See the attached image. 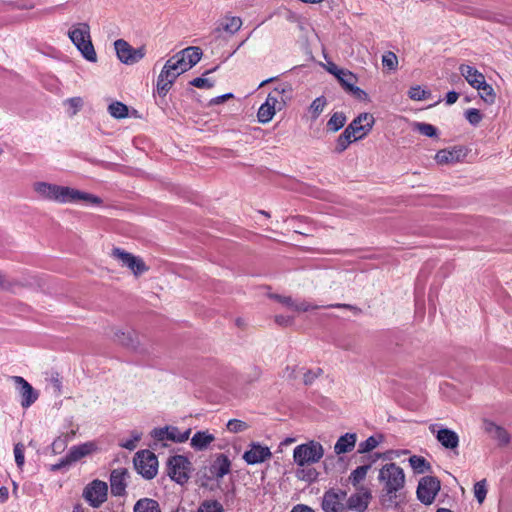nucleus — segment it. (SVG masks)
Segmentation results:
<instances>
[{
  "mask_svg": "<svg viewBox=\"0 0 512 512\" xmlns=\"http://www.w3.org/2000/svg\"><path fill=\"white\" fill-rule=\"evenodd\" d=\"M479 93V96L482 100H484L488 104H492L495 101V92L491 85H489L486 80L483 85H480L479 88H476Z\"/></svg>",
  "mask_w": 512,
  "mask_h": 512,
  "instance_id": "nucleus-40",
  "label": "nucleus"
},
{
  "mask_svg": "<svg viewBox=\"0 0 512 512\" xmlns=\"http://www.w3.org/2000/svg\"><path fill=\"white\" fill-rule=\"evenodd\" d=\"M233 98V94L231 93H228V94H224V95H221V96H218V97H215L213 99L210 100V105H219V104H222L224 103L225 101L229 100Z\"/></svg>",
  "mask_w": 512,
  "mask_h": 512,
  "instance_id": "nucleus-53",
  "label": "nucleus"
},
{
  "mask_svg": "<svg viewBox=\"0 0 512 512\" xmlns=\"http://www.w3.org/2000/svg\"><path fill=\"white\" fill-rule=\"evenodd\" d=\"M128 476L127 470L115 469L110 475L111 492L115 496H121L126 490V478Z\"/></svg>",
  "mask_w": 512,
  "mask_h": 512,
  "instance_id": "nucleus-25",
  "label": "nucleus"
},
{
  "mask_svg": "<svg viewBox=\"0 0 512 512\" xmlns=\"http://www.w3.org/2000/svg\"><path fill=\"white\" fill-rule=\"evenodd\" d=\"M324 450H294V460L300 465H309L318 462L323 457Z\"/></svg>",
  "mask_w": 512,
  "mask_h": 512,
  "instance_id": "nucleus-28",
  "label": "nucleus"
},
{
  "mask_svg": "<svg viewBox=\"0 0 512 512\" xmlns=\"http://www.w3.org/2000/svg\"><path fill=\"white\" fill-rule=\"evenodd\" d=\"M370 467V464L361 465L351 472L349 481L354 487L359 488V484L365 479Z\"/></svg>",
  "mask_w": 512,
  "mask_h": 512,
  "instance_id": "nucleus-38",
  "label": "nucleus"
},
{
  "mask_svg": "<svg viewBox=\"0 0 512 512\" xmlns=\"http://www.w3.org/2000/svg\"><path fill=\"white\" fill-rule=\"evenodd\" d=\"M323 67L340 82L346 91H348L357 82V77L354 73L347 69L338 67L333 62H327L326 64H323Z\"/></svg>",
  "mask_w": 512,
  "mask_h": 512,
  "instance_id": "nucleus-19",
  "label": "nucleus"
},
{
  "mask_svg": "<svg viewBox=\"0 0 512 512\" xmlns=\"http://www.w3.org/2000/svg\"><path fill=\"white\" fill-rule=\"evenodd\" d=\"M296 443V438H293V437H288L286 438L285 440H283L279 446H289V445H292V444H295Z\"/></svg>",
  "mask_w": 512,
  "mask_h": 512,
  "instance_id": "nucleus-60",
  "label": "nucleus"
},
{
  "mask_svg": "<svg viewBox=\"0 0 512 512\" xmlns=\"http://www.w3.org/2000/svg\"><path fill=\"white\" fill-rule=\"evenodd\" d=\"M487 495V482L485 479L478 481L474 485V496L479 504H482Z\"/></svg>",
  "mask_w": 512,
  "mask_h": 512,
  "instance_id": "nucleus-46",
  "label": "nucleus"
},
{
  "mask_svg": "<svg viewBox=\"0 0 512 512\" xmlns=\"http://www.w3.org/2000/svg\"><path fill=\"white\" fill-rule=\"evenodd\" d=\"M214 439V435L209 431H200L191 438V445L196 448H203L209 446Z\"/></svg>",
  "mask_w": 512,
  "mask_h": 512,
  "instance_id": "nucleus-35",
  "label": "nucleus"
},
{
  "mask_svg": "<svg viewBox=\"0 0 512 512\" xmlns=\"http://www.w3.org/2000/svg\"><path fill=\"white\" fill-rule=\"evenodd\" d=\"M90 450H71L68 455L62 458L59 462L50 464L51 471H60L68 469L73 463L85 457Z\"/></svg>",
  "mask_w": 512,
  "mask_h": 512,
  "instance_id": "nucleus-27",
  "label": "nucleus"
},
{
  "mask_svg": "<svg viewBox=\"0 0 512 512\" xmlns=\"http://www.w3.org/2000/svg\"><path fill=\"white\" fill-rule=\"evenodd\" d=\"M273 297L287 309L295 313L308 312L319 307V305L311 301L292 298L290 296L275 295Z\"/></svg>",
  "mask_w": 512,
  "mask_h": 512,
  "instance_id": "nucleus-20",
  "label": "nucleus"
},
{
  "mask_svg": "<svg viewBox=\"0 0 512 512\" xmlns=\"http://www.w3.org/2000/svg\"><path fill=\"white\" fill-rule=\"evenodd\" d=\"M356 489L357 491L347 498L345 504L346 510L365 512L372 499V493L370 489L365 486H360Z\"/></svg>",
  "mask_w": 512,
  "mask_h": 512,
  "instance_id": "nucleus-15",
  "label": "nucleus"
},
{
  "mask_svg": "<svg viewBox=\"0 0 512 512\" xmlns=\"http://www.w3.org/2000/svg\"><path fill=\"white\" fill-rule=\"evenodd\" d=\"M436 512H453V511H451L450 509H446V508H439Z\"/></svg>",
  "mask_w": 512,
  "mask_h": 512,
  "instance_id": "nucleus-62",
  "label": "nucleus"
},
{
  "mask_svg": "<svg viewBox=\"0 0 512 512\" xmlns=\"http://www.w3.org/2000/svg\"><path fill=\"white\" fill-rule=\"evenodd\" d=\"M311 446H308L307 444H299L296 448L302 449V448H322L320 443L312 441Z\"/></svg>",
  "mask_w": 512,
  "mask_h": 512,
  "instance_id": "nucleus-59",
  "label": "nucleus"
},
{
  "mask_svg": "<svg viewBox=\"0 0 512 512\" xmlns=\"http://www.w3.org/2000/svg\"><path fill=\"white\" fill-rule=\"evenodd\" d=\"M74 435V431H71L70 433H67L65 435V440H67L68 438H71L72 436ZM55 445H65L66 444V441H62L61 438L58 439V442H55L54 443Z\"/></svg>",
  "mask_w": 512,
  "mask_h": 512,
  "instance_id": "nucleus-61",
  "label": "nucleus"
},
{
  "mask_svg": "<svg viewBox=\"0 0 512 512\" xmlns=\"http://www.w3.org/2000/svg\"><path fill=\"white\" fill-rule=\"evenodd\" d=\"M409 462L412 468L418 473H423L429 468V464L422 457L412 456L410 457Z\"/></svg>",
  "mask_w": 512,
  "mask_h": 512,
  "instance_id": "nucleus-48",
  "label": "nucleus"
},
{
  "mask_svg": "<svg viewBox=\"0 0 512 512\" xmlns=\"http://www.w3.org/2000/svg\"><path fill=\"white\" fill-rule=\"evenodd\" d=\"M110 257L121 269L125 270L135 279L144 277L151 269L148 261L144 257L122 247L113 246L110 250Z\"/></svg>",
  "mask_w": 512,
  "mask_h": 512,
  "instance_id": "nucleus-4",
  "label": "nucleus"
},
{
  "mask_svg": "<svg viewBox=\"0 0 512 512\" xmlns=\"http://www.w3.org/2000/svg\"><path fill=\"white\" fill-rule=\"evenodd\" d=\"M291 512H315V511L307 505L298 504L293 507Z\"/></svg>",
  "mask_w": 512,
  "mask_h": 512,
  "instance_id": "nucleus-56",
  "label": "nucleus"
},
{
  "mask_svg": "<svg viewBox=\"0 0 512 512\" xmlns=\"http://www.w3.org/2000/svg\"><path fill=\"white\" fill-rule=\"evenodd\" d=\"M84 105V100L81 97H72L63 102L65 112L69 116H75Z\"/></svg>",
  "mask_w": 512,
  "mask_h": 512,
  "instance_id": "nucleus-37",
  "label": "nucleus"
},
{
  "mask_svg": "<svg viewBox=\"0 0 512 512\" xmlns=\"http://www.w3.org/2000/svg\"><path fill=\"white\" fill-rule=\"evenodd\" d=\"M226 429L230 433H243L249 429V424L243 420L231 419L226 424Z\"/></svg>",
  "mask_w": 512,
  "mask_h": 512,
  "instance_id": "nucleus-41",
  "label": "nucleus"
},
{
  "mask_svg": "<svg viewBox=\"0 0 512 512\" xmlns=\"http://www.w3.org/2000/svg\"><path fill=\"white\" fill-rule=\"evenodd\" d=\"M32 189L39 198L55 202L58 184L36 181L33 183Z\"/></svg>",
  "mask_w": 512,
  "mask_h": 512,
  "instance_id": "nucleus-23",
  "label": "nucleus"
},
{
  "mask_svg": "<svg viewBox=\"0 0 512 512\" xmlns=\"http://www.w3.org/2000/svg\"><path fill=\"white\" fill-rule=\"evenodd\" d=\"M108 486L100 480H93L84 491V499L95 508L100 507L107 500Z\"/></svg>",
  "mask_w": 512,
  "mask_h": 512,
  "instance_id": "nucleus-13",
  "label": "nucleus"
},
{
  "mask_svg": "<svg viewBox=\"0 0 512 512\" xmlns=\"http://www.w3.org/2000/svg\"><path fill=\"white\" fill-rule=\"evenodd\" d=\"M382 63L389 69H395L398 64V60L394 53H388L383 56Z\"/></svg>",
  "mask_w": 512,
  "mask_h": 512,
  "instance_id": "nucleus-52",
  "label": "nucleus"
},
{
  "mask_svg": "<svg viewBox=\"0 0 512 512\" xmlns=\"http://www.w3.org/2000/svg\"><path fill=\"white\" fill-rule=\"evenodd\" d=\"M9 491L5 486L0 487V501L5 502L8 499Z\"/></svg>",
  "mask_w": 512,
  "mask_h": 512,
  "instance_id": "nucleus-58",
  "label": "nucleus"
},
{
  "mask_svg": "<svg viewBox=\"0 0 512 512\" xmlns=\"http://www.w3.org/2000/svg\"><path fill=\"white\" fill-rule=\"evenodd\" d=\"M242 26V20L236 16L224 17L219 25V30H222L228 34H235Z\"/></svg>",
  "mask_w": 512,
  "mask_h": 512,
  "instance_id": "nucleus-32",
  "label": "nucleus"
},
{
  "mask_svg": "<svg viewBox=\"0 0 512 512\" xmlns=\"http://www.w3.org/2000/svg\"><path fill=\"white\" fill-rule=\"evenodd\" d=\"M429 429L443 447L456 448L458 446L459 436L455 431L448 428H437L436 425H431Z\"/></svg>",
  "mask_w": 512,
  "mask_h": 512,
  "instance_id": "nucleus-21",
  "label": "nucleus"
},
{
  "mask_svg": "<svg viewBox=\"0 0 512 512\" xmlns=\"http://www.w3.org/2000/svg\"><path fill=\"white\" fill-rule=\"evenodd\" d=\"M459 98L458 93L456 92H449L446 96V102L447 104L451 105L454 104Z\"/></svg>",
  "mask_w": 512,
  "mask_h": 512,
  "instance_id": "nucleus-57",
  "label": "nucleus"
},
{
  "mask_svg": "<svg viewBox=\"0 0 512 512\" xmlns=\"http://www.w3.org/2000/svg\"><path fill=\"white\" fill-rule=\"evenodd\" d=\"M467 155L463 146H453L439 150L434 157L438 165H450L462 161Z\"/></svg>",
  "mask_w": 512,
  "mask_h": 512,
  "instance_id": "nucleus-17",
  "label": "nucleus"
},
{
  "mask_svg": "<svg viewBox=\"0 0 512 512\" xmlns=\"http://www.w3.org/2000/svg\"><path fill=\"white\" fill-rule=\"evenodd\" d=\"M136 471L145 479H153L158 472V459L151 450H138L133 459Z\"/></svg>",
  "mask_w": 512,
  "mask_h": 512,
  "instance_id": "nucleus-9",
  "label": "nucleus"
},
{
  "mask_svg": "<svg viewBox=\"0 0 512 512\" xmlns=\"http://www.w3.org/2000/svg\"><path fill=\"white\" fill-rule=\"evenodd\" d=\"M346 120L343 112H334L326 123V131L328 133H336L344 127Z\"/></svg>",
  "mask_w": 512,
  "mask_h": 512,
  "instance_id": "nucleus-33",
  "label": "nucleus"
},
{
  "mask_svg": "<svg viewBox=\"0 0 512 512\" xmlns=\"http://www.w3.org/2000/svg\"><path fill=\"white\" fill-rule=\"evenodd\" d=\"M117 58L126 65H134L141 61L146 54L144 47L134 48L125 40L119 39L114 42Z\"/></svg>",
  "mask_w": 512,
  "mask_h": 512,
  "instance_id": "nucleus-11",
  "label": "nucleus"
},
{
  "mask_svg": "<svg viewBox=\"0 0 512 512\" xmlns=\"http://www.w3.org/2000/svg\"><path fill=\"white\" fill-rule=\"evenodd\" d=\"M268 82H269V80H265V81L261 82L259 85V88L265 86Z\"/></svg>",
  "mask_w": 512,
  "mask_h": 512,
  "instance_id": "nucleus-63",
  "label": "nucleus"
},
{
  "mask_svg": "<svg viewBox=\"0 0 512 512\" xmlns=\"http://www.w3.org/2000/svg\"><path fill=\"white\" fill-rule=\"evenodd\" d=\"M108 113L115 119H124L129 115L128 107L119 101L111 102L107 107Z\"/></svg>",
  "mask_w": 512,
  "mask_h": 512,
  "instance_id": "nucleus-36",
  "label": "nucleus"
},
{
  "mask_svg": "<svg viewBox=\"0 0 512 512\" xmlns=\"http://www.w3.org/2000/svg\"><path fill=\"white\" fill-rule=\"evenodd\" d=\"M412 128L414 131L420 133L421 135L427 136V137H437L438 131L437 128L429 123L425 122H414L412 124Z\"/></svg>",
  "mask_w": 512,
  "mask_h": 512,
  "instance_id": "nucleus-39",
  "label": "nucleus"
},
{
  "mask_svg": "<svg viewBox=\"0 0 512 512\" xmlns=\"http://www.w3.org/2000/svg\"><path fill=\"white\" fill-rule=\"evenodd\" d=\"M348 450H344V449H341V450H336V453L337 454H340V453H344V452H347Z\"/></svg>",
  "mask_w": 512,
  "mask_h": 512,
  "instance_id": "nucleus-64",
  "label": "nucleus"
},
{
  "mask_svg": "<svg viewBox=\"0 0 512 512\" xmlns=\"http://www.w3.org/2000/svg\"><path fill=\"white\" fill-rule=\"evenodd\" d=\"M441 489L440 480L434 476L422 477L417 486V499L424 505H431Z\"/></svg>",
  "mask_w": 512,
  "mask_h": 512,
  "instance_id": "nucleus-10",
  "label": "nucleus"
},
{
  "mask_svg": "<svg viewBox=\"0 0 512 512\" xmlns=\"http://www.w3.org/2000/svg\"><path fill=\"white\" fill-rule=\"evenodd\" d=\"M223 506L216 500H206L199 506L197 512H223Z\"/></svg>",
  "mask_w": 512,
  "mask_h": 512,
  "instance_id": "nucleus-43",
  "label": "nucleus"
},
{
  "mask_svg": "<svg viewBox=\"0 0 512 512\" xmlns=\"http://www.w3.org/2000/svg\"><path fill=\"white\" fill-rule=\"evenodd\" d=\"M290 100V88L286 84L275 86L258 108L256 117L260 124L270 123L278 112L285 109Z\"/></svg>",
  "mask_w": 512,
  "mask_h": 512,
  "instance_id": "nucleus-3",
  "label": "nucleus"
},
{
  "mask_svg": "<svg viewBox=\"0 0 512 512\" xmlns=\"http://www.w3.org/2000/svg\"><path fill=\"white\" fill-rule=\"evenodd\" d=\"M465 116H466L467 121L471 125H474V126L478 125L483 119L482 113L478 109H475V108L468 109L465 112Z\"/></svg>",
  "mask_w": 512,
  "mask_h": 512,
  "instance_id": "nucleus-49",
  "label": "nucleus"
},
{
  "mask_svg": "<svg viewBox=\"0 0 512 512\" xmlns=\"http://www.w3.org/2000/svg\"><path fill=\"white\" fill-rule=\"evenodd\" d=\"M210 72H206L202 77L195 78L191 81V85L199 89H210L214 86L215 80L207 77Z\"/></svg>",
  "mask_w": 512,
  "mask_h": 512,
  "instance_id": "nucleus-45",
  "label": "nucleus"
},
{
  "mask_svg": "<svg viewBox=\"0 0 512 512\" xmlns=\"http://www.w3.org/2000/svg\"><path fill=\"white\" fill-rule=\"evenodd\" d=\"M272 456L271 450H246L243 459L251 465L262 463Z\"/></svg>",
  "mask_w": 512,
  "mask_h": 512,
  "instance_id": "nucleus-31",
  "label": "nucleus"
},
{
  "mask_svg": "<svg viewBox=\"0 0 512 512\" xmlns=\"http://www.w3.org/2000/svg\"><path fill=\"white\" fill-rule=\"evenodd\" d=\"M175 80L176 78L173 77L171 73H168L164 68H162L157 78L156 93L161 97H165L173 86Z\"/></svg>",
  "mask_w": 512,
  "mask_h": 512,
  "instance_id": "nucleus-29",
  "label": "nucleus"
},
{
  "mask_svg": "<svg viewBox=\"0 0 512 512\" xmlns=\"http://www.w3.org/2000/svg\"><path fill=\"white\" fill-rule=\"evenodd\" d=\"M190 470L191 463L184 456H173L168 461L167 473L171 479L179 484H183L188 481Z\"/></svg>",
  "mask_w": 512,
  "mask_h": 512,
  "instance_id": "nucleus-12",
  "label": "nucleus"
},
{
  "mask_svg": "<svg viewBox=\"0 0 512 512\" xmlns=\"http://www.w3.org/2000/svg\"><path fill=\"white\" fill-rule=\"evenodd\" d=\"M378 480L383 484L380 502L383 505L394 503L397 493L405 486L403 469L395 463L386 464L380 469Z\"/></svg>",
  "mask_w": 512,
  "mask_h": 512,
  "instance_id": "nucleus-2",
  "label": "nucleus"
},
{
  "mask_svg": "<svg viewBox=\"0 0 512 512\" xmlns=\"http://www.w3.org/2000/svg\"><path fill=\"white\" fill-rule=\"evenodd\" d=\"M191 430H181L174 425H163L154 427L149 432V438L153 445H179L185 443L190 438Z\"/></svg>",
  "mask_w": 512,
  "mask_h": 512,
  "instance_id": "nucleus-8",
  "label": "nucleus"
},
{
  "mask_svg": "<svg viewBox=\"0 0 512 512\" xmlns=\"http://www.w3.org/2000/svg\"><path fill=\"white\" fill-rule=\"evenodd\" d=\"M68 37L81 56L90 63L98 61L97 52L92 42L90 26L87 23H76L68 30Z\"/></svg>",
  "mask_w": 512,
  "mask_h": 512,
  "instance_id": "nucleus-6",
  "label": "nucleus"
},
{
  "mask_svg": "<svg viewBox=\"0 0 512 512\" xmlns=\"http://www.w3.org/2000/svg\"><path fill=\"white\" fill-rule=\"evenodd\" d=\"M347 493L341 489H329L322 497V509L324 512H345L346 507L343 501Z\"/></svg>",
  "mask_w": 512,
  "mask_h": 512,
  "instance_id": "nucleus-14",
  "label": "nucleus"
},
{
  "mask_svg": "<svg viewBox=\"0 0 512 512\" xmlns=\"http://www.w3.org/2000/svg\"><path fill=\"white\" fill-rule=\"evenodd\" d=\"M231 462L227 456L223 454H219L212 461L209 472L211 478H223L226 474L230 472Z\"/></svg>",
  "mask_w": 512,
  "mask_h": 512,
  "instance_id": "nucleus-24",
  "label": "nucleus"
},
{
  "mask_svg": "<svg viewBox=\"0 0 512 512\" xmlns=\"http://www.w3.org/2000/svg\"><path fill=\"white\" fill-rule=\"evenodd\" d=\"M55 202L60 204H82L90 208L102 207L104 204L103 199L95 194L64 185H58Z\"/></svg>",
  "mask_w": 512,
  "mask_h": 512,
  "instance_id": "nucleus-7",
  "label": "nucleus"
},
{
  "mask_svg": "<svg viewBox=\"0 0 512 512\" xmlns=\"http://www.w3.org/2000/svg\"><path fill=\"white\" fill-rule=\"evenodd\" d=\"M387 444L384 435L382 434H374L366 439L364 443L361 444L360 448H376L380 445Z\"/></svg>",
  "mask_w": 512,
  "mask_h": 512,
  "instance_id": "nucleus-47",
  "label": "nucleus"
},
{
  "mask_svg": "<svg viewBox=\"0 0 512 512\" xmlns=\"http://www.w3.org/2000/svg\"><path fill=\"white\" fill-rule=\"evenodd\" d=\"M12 381L21 396V406L30 407L38 399V392L23 377L14 376Z\"/></svg>",
  "mask_w": 512,
  "mask_h": 512,
  "instance_id": "nucleus-18",
  "label": "nucleus"
},
{
  "mask_svg": "<svg viewBox=\"0 0 512 512\" xmlns=\"http://www.w3.org/2000/svg\"><path fill=\"white\" fill-rule=\"evenodd\" d=\"M201 57L202 51L199 47H187L167 59L163 68L177 79L181 74L195 66Z\"/></svg>",
  "mask_w": 512,
  "mask_h": 512,
  "instance_id": "nucleus-5",
  "label": "nucleus"
},
{
  "mask_svg": "<svg viewBox=\"0 0 512 512\" xmlns=\"http://www.w3.org/2000/svg\"><path fill=\"white\" fill-rule=\"evenodd\" d=\"M142 432L140 431H137V430H134L132 431L129 436L123 440V442L121 443V446L122 448H134L136 447L141 439H142Z\"/></svg>",
  "mask_w": 512,
  "mask_h": 512,
  "instance_id": "nucleus-44",
  "label": "nucleus"
},
{
  "mask_svg": "<svg viewBox=\"0 0 512 512\" xmlns=\"http://www.w3.org/2000/svg\"><path fill=\"white\" fill-rule=\"evenodd\" d=\"M376 118L373 113L363 111L356 115L338 136L335 143V151H345L353 142L365 139L373 131Z\"/></svg>",
  "mask_w": 512,
  "mask_h": 512,
  "instance_id": "nucleus-1",
  "label": "nucleus"
},
{
  "mask_svg": "<svg viewBox=\"0 0 512 512\" xmlns=\"http://www.w3.org/2000/svg\"><path fill=\"white\" fill-rule=\"evenodd\" d=\"M459 71L468 84L474 89L479 88L486 80L485 76L473 66L462 64L459 67Z\"/></svg>",
  "mask_w": 512,
  "mask_h": 512,
  "instance_id": "nucleus-26",
  "label": "nucleus"
},
{
  "mask_svg": "<svg viewBox=\"0 0 512 512\" xmlns=\"http://www.w3.org/2000/svg\"><path fill=\"white\" fill-rule=\"evenodd\" d=\"M481 428L486 435L496 440L499 445H512V435L504 427L495 422L484 419Z\"/></svg>",
  "mask_w": 512,
  "mask_h": 512,
  "instance_id": "nucleus-16",
  "label": "nucleus"
},
{
  "mask_svg": "<svg viewBox=\"0 0 512 512\" xmlns=\"http://www.w3.org/2000/svg\"><path fill=\"white\" fill-rule=\"evenodd\" d=\"M407 96L411 101L422 102L430 100L432 94L426 86L413 84L407 90Z\"/></svg>",
  "mask_w": 512,
  "mask_h": 512,
  "instance_id": "nucleus-30",
  "label": "nucleus"
},
{
  "mask_svg": "<svg viewBox=\"0 0 512 512\" xmlns=\"http://www.w3.org/2000/svg\"><path fill=\"white\" fill-rule=\"evenodd\" d=\"M114 338L121 345L132 349H137L141 344L139 333L131 328L116 330Z\"/></svg>",
  "mask_w": 512,
  "mask_h": 512,
  "instance_id": "nucleus-22",
  "label": "nucleus"
},
{
  "mask_svg": "<svg viewBox=\"0 0 512 512\" xmlns=\"http://www.w3.org/2000/svg\"><path fill=\"white\" fill-rule=\"evenodd\" d=\"M347 92L352 94V96L359 101H362L365 103L370 102L369 94L365 90L356 86L355 84Z\"/></svg>",
  "mask_w": 512,
  "mask_h": 512,
  "instance_id": "nucleus-50",
  "label": "nucleus"
},
{
  "mask_svg": "<svg viewBox=\"0 0 512 512\" xmlns=\"http://www.w3.org/2000/svg\"><path fill=\"white\" fill-rule=\"evenodd\" d=\"M0 289L1 290H11L12 284L11 282L6 278V276L0 271Z\"/></svg>",
  "mask_w": 512,
  "mask_h": 512,
  "instance_id": "nucleus-54",
  "label": "nucleus"
},
{
  "mask_svg": "<svg viewBox=\"0 0 512 512\" xmlns=\"http://www.w3.org/2000/svg\"><path fill=\"white\" fill-rule=\"evenodd\" d=\"M134 512H161V509L156 500L142 498L135 503Z\"/></svg>",
  "mask_w": 512,
  "mask_h": 512,
  "instance_id": "nucleus-34",
  "label": "nucleus"
},
{
  "mask_svg": "<svg viewBox=\"0 0 512 512\" xmlns=\"http://www.w3.org/2000/svg\"><path fill=\"white\" fill-rule=\"evenodd\" d=\"M14 454H15V461L17 463V466L19 468H21L24 464V453H23V450H14Z\"/></svg>",
  "mask_w": 512,
  "mask_h": 512,
  "instance_id": "nucleus-55",
  "label": "nucleus"
},
{
  "mask_svg": "<svg viewBox=\"0 0 512 512\" xmlns=\"http://www.w3.org/2000/svg\"><path fill=\"white\" fill-rule=\"evenodd\" d=\"M325 106H326L325 99L317 98L312 102V104L310 106V111L315 117H318L323 112Z\"/></svg>",
  "mask_w": 512,
  "mask_h": 512,
  "instance_id": "nucleus-51",
  "label": "nucleus"
},
{
  "mask_svg": "<svg viewBox=\"0 0 512 512\" xmlns=\"http://www.w3.org/2000/svg\"><path fill=\"white\" fill-rule=\"evenodd\" d=\"M357 443V434L356 433H346L345 435L341 436L334 448H351L354 447Z\"/></svg>",
  "mask_w": 512,
  "mask_h": 512,
  "instance_id": "nucleus-42",
  "label": "nucleus"
}]
</instances>
